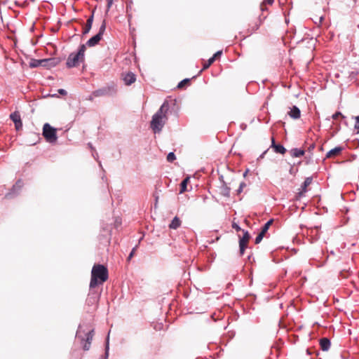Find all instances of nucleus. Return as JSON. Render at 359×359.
<instances>
[{"label":"nucleus","instance_id":"nucleus-1","mask_svg":"<svg viewBox=\"0 0 359 359\" xmlns=\"http://www.w3.org/2000/svg\"><path fill=\"white\" fill-rule=\"evenodd\" d=\"M170 102L165 100L158 110L153 115L150 127L154 133H159L162 131L168 120L167 114L170 109Z\"/></svg>","mask_w":359,"mask_h":359},{"label":"nucleus","instance_id":"nucleus-2","mask_svg":"<svg viewBox=\"0 0 359 359\" xmlns=\"http://www.w3.org/2000/svg\"><path fill=\"white\" fill-rule=\"evenodd\" d=\"M108 278V269L103 264H95L91 271L90 288H95L102 285Z\"/></svg>","mask_w":359,"mask_h":359},{"label":"nucleus","instance_id":"nucleus-3","mask_svg":"<svg viewBox=\"0 0 359 359\" xmlns=\"http://www.w3.org/2000/svg\"><path fill=\"white\" fill-rule=\"evenodd\" d=\"M86 45L81 44L76 53H71L67 58L66 65L68 68H72L79 65V62H83L85 60Z\"/></svg>","mask_w":359,"mask_h":359},{"label":"nucleus","instance_id":"nucleus-4","mask_svg":"<svg viewBox=\"0 0 359 359\" xmlns=\"http://www.w3.org/2000/svg\"><path fill=\"white\" fill-rule=\"evenodd\" d=\"M84 335L85 337L83 336L81 326H79L76 334V337L81 341L83 350L88 351L94 335V330H89L88 332L85 333Z\"/></svg>","mask_w":359,"mask_h":359},{"label":"nucleus","instance_id":"nucleus-5","mask_svg":"<svg viewBox=\"0 0 359 359\" xmlns=\"http://www.w3.org/2000/svg\"><path fill=\"white\" fill-rule=\"evenodd\" d=\"M43 135L46 140L49 143H54L57 140L56 129L46 123L43 127Z\"/></svg>","mask_w":359,"mask_h":359},{"label":"nucleus","instance_id":"nucleus-6","mask_svg":"<svg viewBox=\"0 0 359 359\" xmlns=\"http://www.w3.org/2000/svg\"><path fill=\"white\" fill-rule=\"evenodd\" d=\"M116 93V89L114 86H108L103 88L95 90L93 92L94 97H102V96H113Z\"/></svg>","mask_w":359,"mask_h":359},{"label":"nucleus","instance_id":"nucleus-7","mask_svg":"<svg viewBox=\"0 0 359 359\" xmlns=\"http://www.w3.org/2000/svg\"><path fill=\"white\" fill-rule=\"evenodd\" d=\"M23 186V182L21 180H18L15 184L13 186L11 191L8 192L5 197L6 198H13L20 194V191Z\"/></svg>","mask_w":359,"mask_h":359},{"label":"nucleus","instance_id":"nucleus-8","mask_svg":"<svg viewBox=\"0 0 359 359\" xmlns=\"http://www.w3.org/2000/svg\"><path fill=\"white\" fill-rule=\"evenodd\" d=\"M243 231V236L242 238L239 239V248H240V254L243 255L244 254L245 250L247 248V245L249 239L250 238V235L248 231Z\"/></svg>","mask_w":359,"mask_h":359},{"label":"nucleus","instance_id":"nucleus-9","mask_svg":"<svg viewBox=\"0 0 359 359\" xmlns=\"http://www.w3.org/2000/svg\"><path fill=\"white\" fill-rule=\"evenodd\" d=\"M43 62H46L43 63V67L47 69H50L51 67H55L59 64L60 60L57 57H50L47 59H43Z\"/></svg>","mask_w":359,"mask_h":359},{"label":"nucleus","instance_id":"nucleus-10","mask_svg":"<svg viewBox=\"0 0 359 359\" xmlns=\"http://www.w3.org/2000/svg\"><path fill=\"white\" fill-rule=\"evenodd\" d=\"M271 147L273 148L274 151L277 154H284L287 151V149L283 147V145L276 144L273 137L271 139Z\"/></svg>","mask_w":359,"mask_h":359},{"label":"nucleus","instance_id":"nucleus-11","mask_svg":"<svg viewBox=\"0 0 359 359\" xmlns=\"http://www.w3.org/2000/svg\"><path fill=\"white\" fill-rule=\"evenodd\" d=\"M344 150V147L339 146L336 147L334 149H332L326 154V158H334L335 156H337L341 154V152Z\"/></svg>","mask_w":359,"mask_h":359},{"label":"nucleus","instance_id":"nucleus-12","mask_svg":"<svg viewBox=\"0 0 359 359\" xmlns=\"http://www.w3.org/2000/svg\"><path fill=\"white\" fill-rule=\"evenodd\" d=\"M102 38V37L100 36V34H96L95 36L89 39L85 45L86 46L93 47L99 43Z\"/></svg>","mask_w":359,"mask_h":359},{"label":"nucleus","instance_id":"nucleus-13","mask_svg":"<svg viewBox=\"0 0 359 359\" xmlns=\"http://www.w3.org/2000/svg\"><path fill=\"white\" fill-rule=\"evenodd\" d=\"M313 181V178L311 177H308L305 179L304 182L302 183L301 188L302 191L298 193L299 196H302L307 191V187L309 186Z\"/></svg>","mask_w":359,"mask_h":359},{"label":"nucleus","instance_id":"nucleus-14","mask_svg":"<svg viewBox=\"0 0 359 359\" xmlns=\"http://www.w3.org/2000/svg\"><path fill=\"white\" fill-rule=\"evenodd\" d=\"M136 80V76L133 72H128L123 76V81L126 85L130 86Z\"/></svg>","mask_w":359,"mask_h":359},{"label":"nucleus","instance_id":"nucleus-15","mask_svg":"<svg viewBox=\"0 0 359 359\" xmlns=\"http://www.w3.org/2000/svg\"><path fill=\"white\" fill-rule=\"evenodd\" d=\"M320 346L322 351H327L331 345L330 340L327 337H323L320 339Z\"/></svg>","mask_w":359,"mask_h":359},{"label":"nucleus","instance_id":"nucleus-16","mask_svg":"<svg viewBox=\"0 0 359 359\" xmlns=\"http://www.w3.org/2000/svg\"><path fill=\"white\" fill-rule=\"evenodd\" d=\"M290 116L294 119L299 118L301 115L300 109L297 106H293L288 112Z\"/></svg>","mask_w":359,"mask_h":359},{"label":"nucleus","instance_id":"nucleus-17","mask_svg":"<svg viewBox=\"0 0 359 359\" xmlns=\"http://www.w3.org/2000/svg\"><path fill=\"white\" fill-rule=\"evenodd\" d=\"M93 22V13L87 20L86 26L83 30V35L87 34L90 32V30L91 29V27H92Z\"/></svg>","mask_w":359,"mask_h":359},{"label":"nucleus","instance_id":"nucleus-18","mask_svg":"<svg viewBox=\"0 0 359 359\" xmlns=\"http://www.w3.org/2000/svg\"><path fill=\"white\" fill-rule=\"evenodd\" d=\"M290 155L294 158L301 157L304 155L305 151L299 148H294L290 151Z\"/></svg>","mask_w":359,"mask_h":359},{"label":"nucleus","instance_id":"nucleus-19","mask_svg":"<svg viewBox=\"0 0 359 359\" xmlns=\"http://www.w3.org/2000/svg\"><path fill=\"white\" fill-rule=\"evenodd\" d=\"M181 224V221L175 216L171 221L170 224H169V228L172 229H177L178 227H180Z\"/></svg>","mask_w":359,"mask_h":359},{"label":"nucleus","instance_id":"nucleus-20","mask_svg":"<svg viewBox=\"0 0 359 359\" xmlns=\"http://www.w3.org/2000/svg\"><path fill=\"white\" fill-rule=\"evenodd\" d=\"M223 184L221 187V192L224 196L229 197L230 196V188L222 180Z\"/></svg>","mask_w":359,"mask_h":359},{"label":"nucleus","instance_id":"nucleus-21","mask_svg":"<svg viewBox=\"0 0 359 359\" xmlns=\"http://www.w3.org/2000/svg\"><path fill=\"white\" fill-rule=\"evenodd\" d=\"M109 332L108 333L107 337L105 342V351L104 355L102 356L100 359H108L109 351Z\"/></svg>","mask_w":359,"mask_h":359},{"label":"nucleus","instance_id":"nucleus-22","mask_svg":"<svg viewBox=\"0 0 359 359\" xmlns=\"http://www.w3.org/2000/svg\"><path fill=\"white\" fill-rule=\"evenodd\" d=\"M43 59L42 60H32V61L29 62V67L32 68L38 67L39 66L43 67Z\"/></svg>","mask_w":359,"mask_h":359},{"label":"nucleus","instance_id":"nucleus-23","mask_svg":"<svg viewBox=\"0 0 359 359\" xmlns=\"http://www.w3.org/2000/svg\"><path fill=\"white\" fill-rule=\"evenodd\" d=\"M189 180V178L187 177L181 182V183L180 184V194H182L187 191V183H188Z\"/></svg>","mask_w":359,"mask_h":359},{"label":"nucleus","instance_id":"nucleus-24","mask_svg":"<svg viewBox=\"0 0 359 359\" xmlns=\"http://www.w3.org/2000/svg\"><path fill=\"white\" fill-rule=\"evenodd\" d=\"M10 118L13 121V123H15L21 119L20 114L18 111H15L11 114Z\"/></svg>","mask_w":359,"mask_h":359},{"label":"nucleus","instance_id":"nucleus-25","mask_svg":"<svg viewBox=\"0 0 359 359\" xmlns=\"http://www.w3.org/2000/svg\"><path fill=\"white\" fill-rule=\"evenodd\" d=\"M273 220L272 219H271L269 221H267L264 224V226L262 227L261 232H263V233L265 234L267 232V231L269 229V227L271 225V224L273 223Z\"/></svg>","mask_w":359,"mask_h":359},{"label":"nucleus","instance_id":"nucleus-26","mask_svg":"<svg viewBox=\"0 0 359 359\" xmlns=\"http://www.w3.org/2000/svg\"><path fill=\"white\" fill-rule=\"evenodd\" d=\"M106 26H107L106 20H103L97 34H100V36L102 37V36L105 32V29H106Z\"/></svg>","mask_w":359,"mask_h":359},{"label":"nucleus","instance_id":"nucleus-27","mask_svg":"<svg viewBox=\"0 0 359 359\" xmlns=\"http://www.w3.org/2000/svg\"><path fill=\"white\" fill-rule=\"evenodd\" d=\"M215 62L214 59L212 58V57H210L208 59V60L203 64V69L200 71V72H201L203 70H205L207 69L208 68L210 67V66Z\"/></svg>","mask_w":359,"mask_h":359},{"label":"nucleus","instance_id":"nucleus-28","mask_svg":"<svg viewBox=\"0 0 359 359\" xmlns=\"http://www.w3.org/2000/svg\"><path fill=\"white\" fill-rule=\"evenodd\" d=\"M189 82H190L189 79H184L178 83L177 88H182L185 85L188 84Z\"/></svg>","mask_w":359,"mask_h":359},{"label":"nucleus","instance_id":"nucleus-29","mask_svg":"<svg viewBox=\"0 0 359 359\" xmlns=\"http://www.w3.org/2000/svg\"><path fill=\"white\" fill-rule=\"evenodd\" d=\"M265 234L263 233V232H259V234L257 236V237L255 238V243L256 244H258L263 239L264 236Z\"/></svg>","mask_w":359,"mask_h":359},{"label":"nucleus","instance_id":"nucleus-30","mask_svg":"<svg viewBox=\"0 0 359 359\" xmlns=\"http://www.w3.org/2000/svg\"><path fill=\"white\" fill-rule=\"evenodd\" d=\"M175 159H176V156H175V154H174V152L168 153V154L167 156V161L168 162H172Z\"/></svg>","mask_w":359,"mask_h":359},{"label":"nucleus","instance_id":"nucleus-31","mask_svg":"<svg viewBox=\"0 0 359 359\" xmlns=\"http://www.w3.org/2000/svg\"><path fill=\"white\" fill-rule=\"evenodd\" d=\"M15 124V128L17 130H20L22 129V120L20 119V121H16L14 123Z\"/></svg>","mask_w":359,"mask_h":359},{"label":"nucleus","instance_id":"nucleus-32","mask_svg":"<svg viewBox=\"0 0 359 359\" xmlns=\"http://www.w3.org/2000/svg\"><path fill=\"white\" fill-rule=\"evenodd\" d=\"M355 123L354 128L357 130V133H359V115L355 117Z\"/></svg>","mask_w":359,"mask_h":359},{"label":"nucleus","instance_id":"nucleus-33","mask_svg":"<svg viewBox=\"0 0 359 359\" xmlns=\"http://www.w3.org/2000/svg\"><path fill=\"white\" fill-rule=\"evenodd\" d=\"M137 248V245H136L135 247H134L132 249L131 252H130V254H129V255H128V257L127 258L128 261H130L132 259V257L134 256Z\"/></svg>","mask_w":359,"mask_h":359},{"label":"nucleus","instance_id":"nucleus-34","mask_svg":"<svg viewBox=\"0 0 359 359\" xmlns=\"http://www.w3.org/2000/svg\"><path fill=\"white\" fill-rule=\"evenodd\" d=\"M339 116H341L343 118H345L344 116L342 115V114L340 111L335 112L332 116V118L333 119H337Z\"/></svg>","mask_w":359,"mask_h":359},{"label":"nucleus","instance_id":"nucleus-35","mask_svg":"<svg viewBox=\"0 0 359 359\" xmlns=\"http://www.w3.org/2000/svg\"><path fill=\"white\" fill-rule=\"evenodd\" d=\"M222 54V50H218L211 57L214 59L215 61L216 59L219 57H220Z\"/></svg>","mask_w":359,"mask_h":359},{"label":"nucleus","instance_id":"nucleus-36","mask_svg":"<svg viewBox=\"0 0 359 359\" xmlns=\"http://www.w3.org/2000/svg\"><path fill=\"white\" fill-rule=\"evenodd\" d=\"M246 186L245 183L244 182H241L239 185V187L237 190V193L240 194L243 191V187Z\"/></svg>","mask_w":359,"mask_h":359},{"label":"nucleus","instance_id":"nucleus-37","mask_svg":"<svg viewBox=\"0 0 359 359\" xmlns=\"http://www.w3.org/2000/svg\"><path fill=\"white\" fill-rule=\"evenodd\" d=\"M232 227H233V229H234L237 231H241V226L238 224H236L235 222H233L232 224Z\"/></svg>","mask_w":359,"mask_h":359},{"label":"nucleus","instance_id":"nucleus-38","mask_svg":"<svg viewBox=\"0 0 359 359\" xmlns=\"http://www.w3.org/2000/svg\"><path fill=\"white\" fill-rule=\"evenodd\" d=\"M58 93L62 95H66L67 94V92L65 89H59Z\"/></svg>","mask_w":359,"mask_h":359},{"label":"nucleus","instance_id":"nucleus-39","mask_svg":"<svg viewBox=\"0 0 359 359\" xmlns=\"http://www.w3.org/2000/svg\"><path fill=\"white\" fill-rule=\"evenodd\" d=\"M269 149L265 150L262 154L259 155V156L258 157L257 160H259V159H262V158H264V156L265 154L267 153Z\"/></svg>","mask_w":359,"mask_h":359},{"label":"nucleus","instance_id":"nucleus-40","mask_svg":"<svg viewBox=\"0 0 359 359\" xmlns=\"http://www.w3.org/2000/svg\"><path fill=\"white\" fill-rule=\"evenodd\" d=\"M113 4V0H107V11L111 7Z\"/></svg>","mask_w":359,"mask_h":359},{"label":"nucleus","instance_id":"nucleus-41","mask_svg":"<svg viewBox=\"0 0 359 359\" xmlns=\"http://www.w3.org/2000/svg\"><path fill=\"white\" fill-rule=\"evenodd\" d=\"M265 1H266L267 2V4H272L273 3V1H274V0H265Z\"/></svg>","mask_w":359,"mask_h":359},{"label":"nucleus","instance_id":"nucleus-42","mask_svg":"<svg viewBox=\"0 0 359 359\" xmlns=\"http://www.w3.org/2000/svg\"><path fill=\"white\" fill-rule=\"evenodd\" d=\"M324 20V17L323 16H321L320 18H319V23H321L322 21Z\"/></svg>","mask_w":359,"mask_h":359},{"label":"nucleus","instance_id":"nucleus-43","mask_svg":"<svg viewBox=\"0 0 359 359\" xmlns=\"http://www.w3.org/2000/svg\"><path fill=\"white\" fill-rule=\"evenodd\" d=\"M314 144H311L310 147H309V150H311V149H314Z\"/></svg>","mask_w":359,"mask_h":359},{"label":"nucleus","instance_id":"nucleus-44","mask_svg":"<svg viewBox=\"0 0 359 359\" xmlns=\"http://www.w3.org/2000/svg\"><path fill=\"white\" fill-rule=\"evenodd\" d=\"M88 146L92 150L94 149L91 143H88Z\"/></svg>","mask_w":359,"mask_h":359},{"label":"nucleus","instance_id":"nucleus-45","mask_svg":"<svg viewBox=\"0 0 359 359\" xmlns=\"http://www.w3.org/2000/svg\"><path fill=\"white\" fill-rule=\"evenodd\" d=\"M170 103H171L172 105H175V100H170Z\"/></svg>","mask_w":359,"mask_h":359},{"label":"nucleus","instance_id":"nucleus-46","mask_svg":"<svg viewBox=\"0 0 359 359\" xmlns=\"http://www.w3.org/2000/svg\"><path fill=\"white\" fill-rule=\"evenodd\" d=\"M248 172V170H247L243 173V176H244V177H245V176H246V175H247Z\"/></svg>","mask_w":359,"mask_h":359},{"label":"nucleus","instance_id":"nucleus-47","mask_svg":"<svg viewBox=\"0 0 359 359\" xmlns=\"http://www.w3.org/2000/svg\"><path fill=\"white\" fill-rule=\"evenodd\" d=\"M292 172H293V168L292 167V168H290V172L292 174Z\"/></svg>","mask_w":359,"mask_h":359},{"label":"nucleus","instance_id":"nucleus-48","mask_svg":"<svg viewBox=\"0 0 359 359\" xmlns=\"http://www.w3.org/2000/svg\"><path fill=\"white\" fill-rule=\"evenodd\" d=\"M259 25H256V29L259 28Z\"/></svg>","mask_w":359,"mask_h":359}]
</instances>
